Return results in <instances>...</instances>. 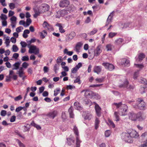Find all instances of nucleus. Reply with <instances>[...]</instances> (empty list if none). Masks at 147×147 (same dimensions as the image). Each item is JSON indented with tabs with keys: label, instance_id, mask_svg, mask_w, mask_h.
I'll use <instances>...</instances> for the list:
<instances>
[{
	"label": "nucleus",
	"instance_id": "15",
	"mask_svg": "<svg viewBox=\"0 0 147 147\" xmlns=\"http://www.w3.org/2000/svg\"><path fill=\"white\" fill-rule=\"evenodd\" d=\"M102 67L101 66H94L93 67V71L97 74H99L101 71Z\"/></svg>",
	"mask_w": 147,
	"mask_h": 147
},
{
	"label": "nucleus",
	"instance_id": "30",
	"mask_svg": "<svg viewBox=\"0 0 147 147\" xmlns=\"http://www.w3.org/2000/svg\"><path fill=\"white\" fill-rule=\"evenodd\" d=\"M100 123V121L98 119L97 117L96 118L95 121V129H98V127L99 124Z\"/></svg>",
	"mask_w": 147,
	"mask_h": 147
},
{
	"label": "nucleus",
	"instance_id": "26",
	"mask_svg": "<svg viewBox=\"0 0 147 147\" xmlns=\"http://www.w3.org/2000/svg\"><path fill=\"white\" fill-rule=\"evenodd\" d=\"M56 26L59 27V30L61 33H63L65 32V30L63 29V27L61 24L57 23L56 24Z\"/></svg>",
	"mask_w": 147,
	"mask_h": 147
},
{
	"label": "nucleus",
	"instance_id": "55",
	"mask_svg": "<svg viewBox=\"0 0 147 147\" xmlns=\"http://www.w3.org/2000/svg\"><path fill=\"white\" fill-rule=\"evenodd\" d=\"M22 61H27L29 60V57L28 56H23L22 59Z\"/></svg>",
	"mask_w": 147,
	"mask_h": 147
},
{
	"label": "nucleus",
	"instance_id": "33",
	"mask_svg": "<svg viewBox=\"0 0 147 147\" xmlns=\"http://www.w3.org/2000/svg\"><path fill=\"white\" fill-rule=\"evenodd\" d=\"M114 115L115 117V120L116 121H119L120 120V119L118 113L117 112H115Z\"/></svg>",
	"mask_w": 147,
	"mask_h": 147
},
{
	"label": "nucleus",
	"instance_id": "48",
	"mask_svg": "<svg viewBox=\"0 0 147 147\" xmlns=\"http://www.w3.org/2000/svg\"><path fill=\"white\" fill-rule=\"evenodd\" d=\"M22 98V97L21 95H19L18 96L14 98V100L15 101H18Z\"/></svg>",
	"mask_w": 147,
	"mask_h": 147
},
{
	"label": "nucleus",
	"instance_id": "1",
	"mask_svg": "<svg viewBox=\"0 0 147 147\" xmlns=\"http://www.w3.org/2000/svg\"><path fill=\"white\" fill-rule=\"evenodd\" d=\"M112 106L113 107H115L117 109L119 108V114L122 116H125L127 114V107L126 105L122 104L121 102H114L112 104Z\"/></svg>",
	"mask_w": 147,
	"mask_h": 147
},
{
	"label": "nucleus",
	"instance_id": "51",
	"mask_svg": "<svg viewBox=\"0 0 147 147\" xmlns=\"http://www.w3.org/2000/svg\"><path fill=\"white\" fill-rule=\"evenodd\" d=\"M139 71H137L135 72L133 76V78L134 79H136L138 77L139 74Z\"/></svg>",
	"mask_w": 147,
	"mask_h": 147
},
{
	"label": "nucleus",
	"instance_id": "53",
	"mask_svg": "<svg viewBox=\"0 0 147 147\" xmlns=\"http://www.w3.org/2000/svg\"><path fill=\"white\" fill-rule=\"evenodd\" d=\"M7 38H6L5 39V43L6 44V46L8 47L9 45V43L10 42L9 41V38L8 37H7Z\"/></svg>",
	"mask_w": 147,
	"mask_h": 147
},
{
	"label": "nucleus",
	"instance_id": "52",
	"mask_svg": "<svg viewBox=\"0 0 147 147\" xmlns=\"http://www.w3.org/2000/svg\"><path fill=\"white\" fill-rule=\"evenodd\" d=\"M80 78L79 76H78L74 81V83H78V84H80L81 82H80Z\"/></svg>",
	"mask_w": 147,
	"mask_h": 147
},
{
	"label": "nucleus",
	"instance_id": "2",
	"mask_svg": "<svg viewBox=\"0 0 147 147\" xmlns=\"http://www.w3.org/2000/svg\"><path fill=\"white\" fill-rule=\"evenodd\" d=\"M134 108L140 110H144L146 109L147 105L142 99L138 98L136 100V103L133 105Z\"/></svg>",
	"mask_w": 147,
	"mask_h": 147
},
{
	"label": "nucleus",
	"instance_id": "13",
	"mask_svg": "<svg viewBox=\"0 0 147 147\" xmlns=\"http://www.w3.org/2000/svg\"><path fill=\"white\" fill-rule=\"evenodd\" d=\"M137 120L142 121L145 119L146 116L144 113L140 112L137 113Z\"/></svg>",
	"mask_w": 147,
	"mask_h": 147
},
{
	"label": "nucleus",
	"instance_id": "37",
	"mask_svg": "<svg viewBox=\"0 0 147 147\" xmlns=\"http://www.w3.org/2000/svg\"><path fill=\"white\" fill-rule=\"evenodd\" d=\"M93 99H99L100 98V96L98 94L93 92Z\"/></svg>",
	"mask_w": 147,
	"mask_h": 147
},
{
	"label": "nucleus",
	"instance_id": "11",
	"mask_svg": "<svg viewBox=\"0 0 147 147\" xmlns=\"http://www.w3.org/2000/svg\"><path fill=\"white\" fill-rule=\"evenodd\" d=\"M33 9L34 12H35L33 16L34 18H36L41 13L40 10V7H37V6H35L33 8Z\"/></svg>",
	"mask_w": 147,
	"mask_h": 147
},
{
	"label": "nucleus",
	"instance_id": "39",
	"mask_svg": "<svg viewBox=\"0 0 147 147\" xmlns=\"http://www.w3.org/2000/svg\"><path fill=\"white\" fill-rule=\"evenodd\" d=\"M32 22L30 18H27L26 20V27L28 26Z\"/></svg>",
	"mask_w": 147,
	"mask_h": 147
},
{
	"label": "nucleus",
	"instance_id": "5",
	"mask_svg": "<svg viewBox=\"0 0 147 147\" xmlns=\"http://www.w3.org/2000/svg\"><path fill=\"white\" fill-rule=\"evenodd\" d=\"M28 52L30 54L34 53L35 55H37L39 53V49L36 46L31 45L30 47H28Z\"/></svg>",
	"mask_w": 147,
	"mask_h": 147
},
{
	"label": "nucleus",
	"instance_id": "19",
	"mask_svg": "<svg viewBox=\"0 0 147 147\" xmlns=\"http://www.w3.org/2000/svg\"><path fill=\"white\" fill-rule=\"evenodd\" d=\"M101 45H99L97 47L94 51V54L96 56H98L102 52V50L101 49Z\"/></svg>",
	"mask_w": 147,
	"mask_h": 147
},
{
	"label": "nucleus",
	"instance_id": "25",
	"mask_svg": "<svg viewBox=\"0 0 147 147\" xmlns=\"http://www.w3.org/2000/svg\"><path fill=\"white\" fill-rule=\"evenodd\" d=\"M14 73V72L12 70H10L9 72V76L6 77V81L9 82L10 81V79L12 78L11 75Z\"/></svg>",
	"mask_w": 147,
	"mask_h": 147
},
{
	"label": "nucleus",
	"instance_id": "6",
	"mask_svg": "<svg viewBox=\"0 0 147 147\" xmlns=\"http://www.w3.org/2000/svg\"><path fill=\"white\" fill-rule=\"evenodd\" d=\"M85 92L84 96L86 98H92L93 97V92L88 90H83L81 91V93Z\"/></svg>",
	"mask_w": 147,
	"mask_h": 147
},
{
	"label": "nucleus",
	"instance_id": "47",
	"mask_svg": "<svg viewBox=\"0 0 147 147\" xmlns=\"http://www.w3.org/2000/svg\"><path fill=\"white\" fill-rule=\"evenodd\" d=\"M0 18L1 20H6L7 18V16L3 14H1V16H0Z\"/></svg>",
	"mask_w": 147,
	"mask_h": 147
},
{
	"label": "nucleus",
	"instance_id": "27",
	"mask_svg": "<svg viewBox=\"0 0 147 147\" xmlns=\"http://www.w3.org/2000/svg\"><path fill=\"white\" fill-rule=\"evenodd\" d=\"M20 63L18 62L15 63L13 65V67L12 68L13 70H17L18 69L20 66Z\"/></svg>",
	"mask_w": 147,
	"mask_h": 147
},
{
	"label": "nucleus",
	"instance_id": "63",
	"mask_svg": "<svg viewBox=\"0 0 147 147\" xmlns=\"http://www.w3.org/2000/svg\"><path fill=\"white\" fill-rule=\"evenodd\" d=\"M110 134V131L109 130H107L105 131V136L106 137H108L109 136Z\"/></svg>",
	"mask_w": 147,
	"mask_h": 147
},
{
	"label": "nucleus",
	"instance_id": "24",
	"mask_svg": "<svg viewBox=\"0 0 147 147\" xmlns=\"http://www.w3.org/2000/svg\"><path fill=\"white\" fill-rule=\"evenodd\" d=\"M123 41L124 40L123 38H119L115 40V43L116 45H121L122 44Z\"/></svg>",
	"mask_w": 147,
	"mask_h": 147
},
{
	"label": "nucleus",
	"instance_id": "23",
	"mask_svg": "<svg viewBox=\"0 0 147 147\" xmlns=\"http://www.w3.org/2000/svg\"><path fill=\"white\" fill-rule=\"evenodd\" d=\"M74 108L77 110H80L82 109V107L81 106L80 104L78 102H76L74 104Z\"/></svg>",
	"mask_w": 147,
	"mask_h": 147
},
{
	"label": "nucleus",
	"instance_id": "3",
	"mask_svg": "<svg viewBox=\"0 0 147 147\" xmlns=\"http://www.w3.org/2000/svg\"><path fill=\"white\" fill-rule=\"evenodd\" d=\"M121 138L123 140L128 143H131L133 142L132 139L128 131L127 133H123L122 134Z\"/></svg>",
	"mask_w": 147,
	"mask_h": 147
},
{
	"label": "nucleus",
	"instance_id": "17",
	"mask_svg": "<svg viewBox=\"0 0 147 147\" xmlns=\"http://www.w3.org/2000/svg\"><path fill=\"white\" fill-rule=\"evenodd\" d=\"M43 26L46 29L49 30H52L53 28L51 25L49 24L47 22L45 21L43 24Z\"/></svg>",
	"mask_w": 147,
	"mask_h": 147
},
{
	"label": "nucleus",
	"instance_id": "36",
	"mask_svg": "<svg viewBox=\"0 0 147 147\" xmlns=\"http://www.w3.org/2000/svg\"><path fill=\"white\" fill-rule=\"evenodd\" d=\"M145 57V55L143 53H141L138 56L139 61H141Z\"/></svg>",
	"mask_w": 147,
	"mask_h": 147
},
{
	"label": "nucleus",
	"instance_id": "7",
	"mask_svg": "<svg viewBox=\"0 0 147 147\" xmlns=\"http://www.w3.org/2000/svg\"><path fill=\"white\" fill-rule=\"evenodd\" d=\"M40 10L41 13L48 11L49 9V6L47 4L43 3L39 6Z\"/></svg>",
	"mask_w": 147,
	"mask_h": 147
},
{
	"label": "nucleus",
	"instance_id": "57",
	"mask_svg": "<svg viewBox=\"0 0 147 147\" xmlns=\"http://www.w3.org/2000/svg\"><path fill=\"white\" fill-rule=\"evenodd\" d=\"M78 69L75 67L72 68L71 69V72L72 73L75 74L76 73Z\"/></svg>",
	"mask_w": 147,
	"mask_h": 147
},
{
	"label": "nucleus",
	"instance_id": "12",
	"mask_svg": "<svg viewBox=\"0 0 147 147\" xmlns=\"http://www.w3.org/2000/svg\"><path fill=\"white\" fill-rule=\"evenodd\" d=\"M129 118L133 121H135L137 120V114L133 112H131L129 113Z\"/></svg>",
	"mask_w": 147,
	"mask_h": 147
},
{
	"label": "nucleus",
	"instance_id": "60",
	"mask_svg": "<svg viewBox=\"0 0 147 147\" xmlns=\"http://www.w3.org/2000/svg\"><path fill=\"white\" fill-rule=\"evenodd\" d=\"M19 24L20 25H22L25 27H26V23L23 20H21L19 22Z\"/></svg>",
	"mask_w": 147,
	"mask_h": 147
},
{
	"label": "nucleus",
	"instance_id": "28",
	"mask_svg": "<svg viewBox=\"0 0 147 147\" xmlns=\"http://www.w3.org/2000/svg\"><path fill=\"white\" fill-rule=\"evenodd\" d=\"M67 143L68 145H73L74 143V140L73 139H71L69 138L67 139Z\"/></svg>",
	"mask_w": 147,
	"mask_h": 147
},
{
	"label": "nucleus",
	"instance_id": "32",
	"mask_svg": "<svg viewBox=\"0 0 147 147\" xmlns=\"http://www.w3.org/2000/svg\"><path fill=\"white\" fill-rule=\"evenodd\" d=\"M63 52L64 54H66L69 56L72 55L73 53L72 51H68V50L66 49L64 50Z\"/></svg>",
	"mask_w": 147,
	"mask_h": 147
},
{
	"label": "nucleus",
	"instance_id": "18",
	"mask_svg": "<svg viewBox=\"0 0 147 147\" xmlns=\"http://www.w3.org/2000/svg\"><path fill=\"white\" fill-rule=\"evenodd\" d=\"M75 36V33L74 32H71L65 39L66 41L68 42L71 40Z\"/></svg>",
	"mask_w": 147,
	"mask_h": 147
},
{
	"label": "nucleus",
	"instance_id": "31",
	"mask_svg": "<svg viewBox=\"0 0 147 147\" xmlns=\"http://www.w3.org/2000/svg\"><path fill=\"white\" fill-rule=\"evenodd\" d=\"M107 124L109 126L112 128H114L115 125L113 122L110 119H109L108 122L107 123Z\"/></svg>",
	"mask_w": 147,
	"mask_h": 147
},
{
	"label": "nucleus",
	"instance_id": "43",
	"mask_svg": "<svg viewBox=\"0 0 147 147\" xmlns=\"http://www.w3.org/2000/svg\"><path fill=\"white\" fill-rule=\"evenodd\" d=\"M59 65L55 64L54 66V70L55 73H57V71L59 69Z\"/></svg>",
	"mask_w": 147,
	"mask_h": 147
},
{
	"label": "nucleus",
	"instance_id": "59",
	"mask_svg": "<svg viewBox=\"0 0 147 147\" xmlns=\"http://www.w3.org/2000/svg\"><path fill=\"white\" fill-rule=\"evenodd\" d=\"M56 18H59L62 17L61 13L60 11H58L57 12L56 14L55 15Z\"/></svg>",
	"mask_w": 147,
	"mask_h": 147
},
{
	"label": "nucleus",
	"instance_id": "42",
	"mask_svg": "<svg viewBox=\"0 0 147 147\" xmlns=\"http://www.w3.org/2000/svg\"><path fill=\"white\" fill-rule=\"evenodd\" d=\"M9 7L10 9H13L15 7V4L13 3H10L9 4Z\"/></svg>",
	"mask_w": 147,
	"mask_h": 147
},
{
	"label": "nucleus",
	"instance_id": "56",
	"mask_svg": "<svg viewBox=\"0 0 147 147\" xmlns=\"http://www.w3.org/2000/svg\"><path fill=\"white\" fill-rule=\"evenodd\" d=\"M20 44L22 47H25L27 46V43L24 41H22L20 42Z\"/></svg>",
	"mask_w": 147,
	"mask_h": 147
},
{
	"label": "nucleus",
	"instance_id": "61",
	"mask_svg": "<svg viewBox=\"0 0 147 147\" xmlns=\"http://www.w3.org/2000/svg\"><path fill=\"white\" fill-rule=\"evenodd\" d=\"M7 113V112L5 110H2L1 112V115L2 116H5Z\"/></svg>",
	"mask_w": 147,
	"mask_h": 147
},
{
	"label": "nucleus",
	"instance_id": "64",
	"mask_svg": "<svg viewBox=\"0 0 147 147\" xmlns=\"http://www.w3.org/2000/svg\"><path fill=\"white\" fill-rule=\"evenodd\" d=\"M28 66V64L26 62H24L22 64V67L25 68H26Z\"/></svg>",
	"mask_w": 147,
	"mask_h": 147
},
{
	"label": "nucleus",
	"instance_id": "45",
	"mask_svg": "<svg viewBox=\"0 0 147 147\" xmlns=\"http://www.w3.org/2000/svg\"><path fill=\"white\" fill-rule=\"evenodd\" d=\"M24 28L22 26H20L17 28L16 29V31L18 33H19L22 31V30H23Z\"/></svg>",
	"mask_w": 147,
	"mask_h": 147
},
{
	"label": "nucleus",
	"instance_id": "9",
	"mask_svg": "<svg viewBox=\"0 0 147 147\" xmlns=\"http://www.w3.org/2000/svg\"><path fill=\"white\" fill-rule=\"evenodd\" d=\"M128 82L127 80L126 79L125 81V82L123 84H121L119 85V87L121 88H126L127 89H133L134 88V87L132 86L131 85H128Z\"/></svg>",
	"mask_w": 147,
	"mask_h": 147
},
{
	"label": "nucleus",
	"instance_id": "16",
	"mask_svg": "<svg viewBox=\"0 0 147 147\" xmlns=\"http://www.w3.org/2000/svg\"><path fill=\"white\" fill-rule=\"evenodd\" d=\"M69 4V2L68 0H63L60 1L59 6L61 7H66Z\"/></svg>",
	"mask_w": 147,
	"mask_h": 147
},
{
	"label": "nucleus",
	"instance_id": "44",
	"mask_svg": "<svg viewBox=\"0 0 147 147\" xmlns=\"http://www.w3.org/2000/svg\"><path fill=\"white\" fill-rule=\"evenodd\" d=\"M12 49H13V51L14 52H16L18 50V48L15 45H13V46Z\"/></svg>",
	"mask_w": 147,
	"mask_h": 147
},
{
	"label": "nucleus",
	"instance_id": "38",
	"mask_svg": "<svg viewBox=\"0 0 147 147\" xmlns=\"http://www.w3.org/2000/svg\"><path fill=\"white\" fill-rule=\"evenodd\" d=\"M117 33L116 32H110L109 34V37L110 38H112L116 35Z\"/></svg>",
	"mask_w": 147,
	"mask_h": 147
},
{
	"label": "nucleus",
	"instance_id": "29",
	"mask_svg": "<svg viewBox=\"0 0 147 147\" xmlns=\"http://www.w3.org/2000/svg\"><path fill=\"white\" fill-rule=\"evenodd\" d=\"M92 114L90 113H87L84 118L86 120H90L92 118Z\"/></svg>",
	"mask_w": 147,
	"mask_h": 147
},
{
	"label": "nucleus",
	"instance_id": "54",
	"mask_svg": "<svg viewBox=\"0 0 147 147\" xmlns=\"http://www.w3.org/2000/svg\"><path fill=\"white\" fill-rule=\"evenodd\" d=\"M24 107H22L21 106H20L17 107L16 109V112H18L22 109H24Z\"/></svg>",
	"mask_w": 147,
	"mask_h": 147
},
{
	"label": "nucleus",
	"instance_id": "20",
	"mask_svg": "<svg viewBox=\"0 0 147 147\" xmlns=\"http://www.w3.org/2000/svg\"><path fill=\"white\" fill-rule=\"evenodd\" d=\"M121 63L124 66H129V61L126 59H121Z\"/></svg>",
	"mask_w": 147,
	"mask_h": 147
},
{
	"label": "nucleus",
	"instance_id": "4",
	"mask_svg": "<svg viewBox=\"0 0 147 147\" xmlns=\"http://www.w3.org/2000/svg\"><path fill=\"white\" fill-rule=\"evenodd\" d=\"M141 142L144 143L141 144L140 147H146L147 146V132L143 133L140 137Z\"/></svg>",
	"mask_w": 147,
	"mask_h": 147
},
{
	"label": "nucleus",
	"instance_id": "22",
	"mask_svg": "<svg viewBox=\"0 0 147 147\" xmlns=\"http://www.w3.org/2000/svg\"><path fill=\"white\" fill-rule=\"evenodd\" d=\"M57 112L56 111H53L50 112L48 114V116L50 118L53 119L57 115Z\"/></svg>",
	"mask_w": 147,
	"mask_h": 147
},
{
	"label": "nucleus",
	"instance_id": "8",
	"mask_svg": "<svg viewBox=\"0 0 147 147\" xmlns=\"http://www.w3.org/2000/svg\"><path fill=\"white\" fill-rule=\"evenodd\" d=\"M102 65L105 67L106 69L110 71H112L114 69V65L109 63L104 62L102 63Z\"/></svg>",
	"mask_w": 147,
	"mask_h": 147
},
{
	"label": "nucleus",
	"instance_id": "58",
	"mask_svg": "<svg viewBox=\"0 0 147 147\" xmlns=\"http://www.w3.org/2000/svg\"><path fill=\"white\" fill-rule=\"evenodd\" d=\"M17 18L14 16H12L10 19L11 22H16Z\"/></svg>",
	"mask_w": 147,
	"mask_h": 147
},
{
	"label": "nucleus",
	"instance_id": "49",
	"mask_svg": "<svg viewBox=\"0 0 147 147\" xmlns=\"http://www.w3.org/2000/svg\"><path fill=\"white\" fill-rule=\"evenodd\" d=\"M62 17L63 16L65 15L66 14L67 12V11L65 10H62L60 11Z\"/></svg>",
	"mask_w": 147,
	"mask_h": 147
},
{
	"label": "nucleus",
	"instance_id": "62",
	"mask_svg": "<svg viewBox=\"0 0 147 147\" xmlns=\"http://www.w3.org/2000/svg\"><path fill=\"white\" fill-rule=\"evenodd\" d=\"M104 80V78H97L95 79L96 81L98 82V83H101L103 82Z\"/></svg>",
	"mask_w": 147,
	"mask_h": 147
},
{
	"label": "nucleus",
	"instance_id": "21",
	"mask_svg": "<svg viewBox=\"0 0 147 147\" xmlns=\"http://www.w3.org/2000/svg\"><path fill=\"white\" fill-rule=\"evenodd\" d=\"M83 43L81 42H79L77 43L75 47V50L77 52H79L80 48L82 47Z\"/></svg>",
	"mask_w": 147,
	"mask_h": 147
},
{
	"label": "nucleus",
	"instance_id": "50",
	"mask_svg": "<svg viewBox=\"0 0 147 147\" xmlns=\"http://www.w3.org/2000/svg\"><path fill=\"white\" fill-rule=\"evenodd\" d=\"M112 45L111 44H109L107 45L106 46V48L107 51H111L112 49Z\"/></svg>",
	"mask_w": 147,
	"mask_h": 147
},
{
	"label": "nucleus",
	"instance_id": "40",
	"mask_svg": "<svg viewBox=\"0 0 147 147\" xmlns=\"http://www.w3.org/2000/svg\"><path fill=\"white\" fill-rule=\"evenodd\" d=\"M97 32V30L96 28H94L92 31L88 33V34L90 35H93L96 33Z\"/></svg>",
	"mask_w": 147,
	"mask_h": 147
},
{
	"label": "nucleus",
	"instance_id": "41",
	"mask_svg": "<svg viewBox=\"0 0 147 147\" xmlns=\"http://www.w3.org/2000/svg\"><path fill=\"white\" fill-rule=\"evenodd\" d=\"M113 11L112 12L110 13L107 19L108 20H109V21L111 22V20L113 19Z\"/></svg>",
	"mask_w": 147,
	"mask_h": 147
},
{
	"label": "nucleus",
	"instance_id": "35",
	"mask_svg": "<svg viewBox=\"0 0 147 147\" xmlns=\"http://www.w3.org/2000/svg\"><path fill=\"white\" fill-rule=\"evenodd\" d=\"M30 125L36 127L38 129H40L41 128L40 126L35 123L34 121H32V122L31 123Z\"/></svg>",
	"mask_w": 147,
	"mask_h": 147
},
{
	"label": "nucleus",
	"instance_id": "34",
	"mask_svg": "<svg viewBox=\"0 0 147 147\" xmlns=\"http://www.w3.org/2000/svg\"><path fill=\"white\" fill-rule=\"evenodd\" d=\"M31 128L30 125H27L26 126H24L23 127L24 132L28 131Z\"/></svg>",
	"mask_w": 147,
	"mask_h": 147
},
{
	"label": "nucleus",
	"instance_id": "14",
	"mask_svg": "<svg viewBox=\"0 0 147 147\" xmlns=\"http://www.w3.org/2000/svg\"><path fill=\"white\" fill-rule=\"evenodd\" d=\"M95 104V108L97 115L100 117L101 115V108L98 104L94 102Z\"/></svg>",
	"mask_w": 147,
	"mask_h": 147
},
{
	"label": "nucleus",
	"instance_id": "10",
	"mask_svg": "<svg viewBox=\"0 0 147 147\" xmlns=\"http://www.w3.org/2000/svg\"><path fill=\"white\" fill-rule=\"evenodd\" d=\"M128 131L130 134L132 139V138H137L139 136L138 133L134 130L130 129L128 130Z\"/></svg>",
	"mask_w": 147,
	"mask_h": 147
},
{
	"label": "nucleus",
	"instance_id": "46",
	"mask_svg": "<svg viewBox=\"0 0 147 147\" xmlns=\"http://www.w3.org/2000/svg\"><path fill=\"white\" fill-rule=\"evenodd\" d=\"M60 90V88H57L56 90L54 91V96H56L59 93V92Z\"/></svg>",
	"mask_w": 147,
	"mask_h": 147
}]
</instances>
